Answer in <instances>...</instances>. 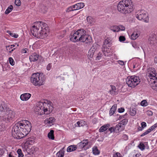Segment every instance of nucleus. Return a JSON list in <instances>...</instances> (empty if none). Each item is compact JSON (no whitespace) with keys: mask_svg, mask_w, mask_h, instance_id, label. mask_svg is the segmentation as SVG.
I'll return each instance as SVG.
<instances>
[{"mask_svg":"<svg viewBox=\"0 0 157 157\" xmlns=\"http://www.w3.org/2000/svg\"><path fill=\"white\" fill-rule=\"evenodd\" d=\"M18 123L14 125L12 129V135L13 137L17 139H20L24 137L22 132L19 129Z\"/></svg>","mask_w":157,"mask_h":157,"instance_id":"39448f33","label":"nucleus"},{"mask_svg":"<svg viewBox=\"0 0 157 157\" xmlns=\"http://www.w3.org/2000/svg\"><path fill=\"white\" fill-rule=\"evenodd\" d=\"M138 37V34L136 32H134L131 35V39L134 40Z\"/></svg>","mask_w":157,"mask_h":157,"instance_id":"2f4dec72","label":"nucleus"},{"mask_svg":"<svg viewBox=\"0 0 157 157\" xmlns=\"http://www.w3.org/2000/svg\"><path fill=\"white\" fill-rule=\"evenodd\" d=\"M156 38L155 35H151L148 39V42L151 44H153L156 41Z\"/></svg>","mask_w":157,"mask_h":157,"instance_id":"aec40b11","label":"nucleus"},{"mask_svg":"<svg viewBox=\"0 0 157 157\" xmlns=\"http://www.w3.org/2000/svg\"><path fill=\"white\" fill-rule=\"evenodd\" d=\"M93 152L94 154L95 155H98L99 154V151L98 150L97 147H94L93 148Z\"/></svg>","mask_w":157,"mask_h":157,"instance_id":"473e14b6","label":"nucleus"},{"mask_svg":"<svg viewBox=\"0 0 157 157\" xmlns=\"http://www.w3.org/2000/svg\"><path fill=\"white\" fill-rule=\"evenodd\" d=\"M124 111V108H119L118 109V111L120 113H122Z\"/></svg>","mask_w":157,"mask_h":157,"instance_id":"680f3d73","label":"nucleus"},{"mask_svg":"<svg viewBox=\"0 0 157 157\" xmlns=\"http://www.w3.org/2000/svg\"><path fill=\"white\" fill-rule=\"evenodd\" d=\"M111 89H110L109 92L112 95H116L118 94L117 91H116L117 89L115 86L113 85H111Z\"/></svg>","mask_w":157,"mask_h":157,"instance_id":"dca6fc26","label":"nucleus"},{"mask_svg":"<svg viewBox=\"0 0 157 157\" xmlns=\"http://www.w3.org/2000/svg\"><path fill=\"white\" fill-rule=\"evenodd\" d=\"M125 29V28L124 26L122 25H120L119 27V30H121L122 31H124Z\"/></svg>","mask_w":157,"mask_h":157,"instance_id":"bf43d9fd","label":"nucleus"},{"mask_svg":"<svg viewBox=\"0 0 157 157\" xmlns=\"http://www.w3.org/2000/svg\"><path fill=\"white\" fill-rule=\"evenodd\" d=\"M103 45H108V47H109L111 46V43L108 39H106L104 42Z\"/></svg>","mask_w":157,"mask_h":157,"instance_id":"c9c22d12","label":"nucleus"},{"mask_svg":"<svg viewBox=\"0 0 157 157\" xmlns=\"http://www.w3.org/2000/svg\"><path fill=\"white\" fill-rule=\"evenodd\" d=\"M5 129V127L4 124H0V132L4 131Z\"/></svg>","mask_w":157,"mask_h":157,"instance_id":"49530a36","label":"nucleus"},{"mask_svg":"<svg viewBox=\"0 0 157 157\" xmlns=\"http://www.w3.org/2000/svg\"><path fill=\"white\" fill-rule=\"evenodd\" d=\"M110 29L115 32H118L119 31V27L117 25H115L113 27H111Z\"/></svg>","mask_w":157,"mask_h":157,"instance_id":"c85d7f7f","label":"nucleus"},{"mask_svg":"<svg viewBox=\"0 0 157 157\" xmlns=\"http://www.w3.org/2000/svg\"><path fill=\"white\" fill-rule=\"evenodd\" d=\"M77 147L75 145H71L67 149V152H71L77 149Z\"/></svg>","mask_w":157,"mask_h":157,"instance_id":"5701e85b","label":"nucleus"},{"mask_svg":"<svg viewBox=\"0 0 157 157\" xmlns=\"http://www.w3.org/2000/svg\"><path fill=\"white\" fill-rule=\"evenodd\" d=\"M55 119L54 117H51L49 118H47L45 120V122L48 124H49L50 125H51V124H52V125H53V123Z\"/></svg>","mask_w":157,"mask_h":157,"instance_id":"412c9836","label":"nucleus"},{"mask_svg":"<svg viewBox=\"0 0 157 157\" xmlns=\"http://www.w3.org/2000/svg\"><path fill=\"white\" fill-rule=\"evenodd\" d=\"M31 81L35 86H39V73H33L31 78Z\"/></svg>","mask_w":157,"mask_h":157,"instance_id":"1a4fd4ad","label":"nucleus"},{"mask_svg":"<svg viewBox=\"0 0 157 157\" xmlns=\"http://www.w3.org/2000/svg\"><path fill=\"white\" fill-rule=\"evenodd\" d=\"M42 76H42L41 78V82H40V85H43L44 84L46 78L45 75H44L42 73L40 72V77Z\"/></svg>","mask_w":157,"mask_h":157,"instance_id":"b1692460","label":"nucleus"},{"mask_svg":"<svg viewBox=\"0 0 157 157\" xmlns=\"http://www.w3.org/2000/svg\"><path fill=\"white\" fill-rule=\"evenodd\" d=\"M9 109H7L5 104L3 103L0 105V111L1 112L0 115L2 116V114L3 112L6 113V111L8 110Z\"/></svg>","mask_w":157,"mask_h":157,"instance_id":"f3484780","label":"nucleus"},{"mask_svg":"<svg viewBox=\"0 0 157 157\" xmlns=\"http://www.w3.org/2000/svg\"><path fill=\"white\" fill-rule=\"evenodd\" d=\"M122 137L123 139L125 140H127L128 139V136L125 134L123 135Z\"/></svg>","mask_w":157,"mask_h":157,"instance_id":"69168bd1","label":"nucleus"},{"mask_svg":"<svg viewBox=\"0 0 157 157\" xmlns=\"http://www.w3.org/2000/svg\"><path fill=\"white\" fill-rule=\"evenodd\" d=\"M17 153L18 155V157H23L24 155L23 154L21 150L20 149H19L17 151Z\"/></svg>","mask_w":157,"mask_h":157,"instance_id":"58836bf2","label":"nucleus"},{"mask_svg":"<svg viewBox=\"0 0 157 157\" xmlns=\"http://www.w3.org/2000/svg\"><path fill=\"white\" fill-rule=\"evenodd\" d=\"M41 11L43 13H45L47 11V8L44 6H41Z\"/></svg>","mask_w":157,"mask_h":157,"instance_id":"a18cd8bd","label":"nucleus"},{"mask_svg":"<svg viewBox=\"0 0 157 157\" xmlns=\"http://www.w3.org/2000/svg\"><path fill=\"white\" fill-rule=\"evenodd\" d=\"M18 125L22 132L24 137L26 136L30 131L32 128L31 123L28 121L23 120L19 122Z\"/></svg>","mask_w":157,"mask_h":157,"instance_id":"7ed1b4c3","label":"nucleus"},{"mask_svg":"<svg viewBox=\"0 0 157 157\" xmlns=\"http://www.w3.org/2000/svg\"><path fill=\"white\" fill-rule=\"evenodd\" d=\"M15 116V112L9 109L8 110L6 111V113H2L1 117L3 121L6 122H8L10 120L13 119Z\"/></svg>","mask_w":157,"mask_h":157,"instance_id":"0eeeda50","label":"nucleus"},{"mask_svg":"<svg viewBox=\"0 0 157 157\" xmlns=\"http://www.w3.org/2000/svg\"><path fill=\"white\" fill-rule=\"evenodd\" d=\"M54 131L52 130H51L50 132L48 134V137L50 139L53 140L54 139Z\"/></svg>","mask_w":157,"mask_h":157,"instance_id":"393cba45","label":"nucleus"},{"mask_svg":"<svg viewBox=\"0 0 157 157\" xmlns=\"http://www.w3.org/2000/svg\"><path fill=\"white\" fill-rule=\"evenodd\" d=\"M88 143V140H84L80 142L78 144V145L81 148H83Z\"/></svg>","mask_w":157,"mask_h":157,"instance_id":"6ab92c4d","label":"nucleus"},{"mask_svg":"<svg viewBox=\"0 0 157 157\" xmlns=\"http://www.w3.org/2000/svg\"><path fill=\"white\" fill-rule=\"evenodd\" d=\"M125 40V38L123 36H120L119 37V40L121 42L124 41Z\"/></svg>","mask_w":157,"mask_h":157,"instance_id":"3c124183","label":"nucleus"},{"mask_svg":"<svg viewBox=\"0 0 157 157\" xmlns=\"http://www.w3.org/2000/svg\"><path fill=\"white\" fill-rule=\"evenodd\" d=\"M138 147L141 150H144L145 148V146L144 144L142 143H140L138 146Z\"/></svg>","mask_w":157,"mask_h":157,"instance_id":"4c0bfd02","label":"nucleus"},{"mask_svg":"<svg viewBox=\"0 0 157 157\" xmlns=\"http://www.w3.org/2000/svg\"><path fill=\"white\" fill-rule=\"evenodd\" d=\"M14 47H15L14 45L12 44V45H9L8 46H6V48H7V50H10L11 49H12Z\"/></svg>","mask_w":157,"mask_h":157,"instance_id":"864d4df0","label":"nucleus"},{"mask_svg":"<svg viewBox=\"0 0 157 157\" xmlns=\"http://www.w3.org/2000/svg\"><path fill=\"white\" fill-rule=\"evenodd\" d=\"M151 132L148 129L145 132H144V133H143L141 135V137L143 136H144L148 134V133Z\"/></svg>","mask_w":157,"mask_h":157,"instance_id":"603ef678","label":"nucleus"},{"mask_svg":"<svg viewBox=\"0 0 157 157\" xmlns=\"http://www.w3.org/2000/svg\"><path fill=\"white\" fill-rule=\"evenodd\" d=\"M141 127L144 128L145 127H146V123L144 122H142L141 124Z\"/></svg>","mask_w":157,"mask_h":157,"instance_id":"13d9d810","label":"nucleus"},{"mask_svg":"<svg viewBox=\"0 0 157 157\" xmlns=\"http://www.w3.org/2000/svg\"><path fill=\"white\" fill-rule=\"evenodd\" d=\"M31 96V94L26 93L21 95L20 98L23 101H26L28 100Z\"/></svg>","mask_w":157,"mask_h":157,"instance_id":"ddd939ff","label":"nucleus"},{"mask_svg":"<svg viewBox=\"0 0 157 157\" xmlns=\"http://www.w3.org/2000/svg\"><path fill=\"white\" fill-rule=\"evenodd\" d=\"M5 151L3 148H0V155H2L4 153Z\"/></svg>","mask_w":157,"mask_h":157,"instance_id":"4d7b16f0","label":"nucleus"},{"mask_svg":"<svg viewBox=\"0 0 157 157\" xmlns=\"http://www.w3.org/2000/svg\"><path fill=\"white\" fill-rule=\"evenodd\" d=\"M87 21L90 24H92L93 23L94 19L93 18L90 16H88L86 18Z\"/></svg>","mask_w":157,"mask_h":157,"instance_id":"e433bc0d","label":"nucleus"},{"mask_svg":"<svg viewBox=\"0 0 157 157\" xmlns=\"http://www.w3.org/2000/svg\"><path fill=\"white\" fill-rule=\"evenodd\" d=\"M141 105L143 106H146L147 105L148 103L146 100H143L141 102Z\"/></svg>","mask_w":157,"mask_h":157,"instance_id":"79ce46f5","label":"nucleus"},{"mask_svg":"<svg viewBox=\"0 0 157 157\" xmlns=\"http://www.w3.org/2000/svg\"><path fill=\"white\" fill-rule=\"evenodd\" d=\"M109 130L110 131V132L111 133L113 132H115L114 131V127H112L109 129Z\"/></svg>","mask_w":157,"mask_h":157,"instance_id":"0e129e2a","label":"nucleus"},{"mask_svg":"<svg viewBox=\"0 0 157 157\" xmlns=\"http://www.w3.org/2000/svg\"><path fill=\"white\" fill-rule=\"evenodd\" d=\"M108 45H103L102 47V51L103 52H108L107 49L108 48Z\"/></svg>","mask_w":157,"mask_h":157,"instance_id":"c03bdc74","label":"nucleus"},{"mask_svg":"<svg viewBox=\"0 0 157 157\" xmlns=\"http://www.w3.org/2000/svg\"><path fill=\"white\" fill-rule=\"evenodd\" d=\"M14 3L16 6H20L21 4L20 0H15Z\"/></svg>","mask_w":157,"mask_h":157,"instance_id":"8fccbe9b","label":"nucleus"},{"mask_svg":"<svg viewBox=\"0 0 157 157\" xmlns=\"http://www.w3.org/2000/svg\"><path fill=\"white\" fill-rule=\"evenodd\" d=\"M136 113V109L135 108H130V114L131 116H134Z\"/></svg>","mask_w":157,"mask_h":157,"instance_id":"72a5a7b5","label":"nucleus"},{"mask_svg":"<svg viewBox=\"0 0 157 157\" xmlns=\"http://www.w3.org/2000/svg\"><path fill=\"white\" fill-rule=\"evenodd\" d=\"M157 127V124H155L153 125V126H151L149 129H148L151 132L153 130H154L155 128Z\"/></svg>","mask_w":157,"mask_h":157,"instance_id":"de8ad7c7","label":"nucleus"},{"mask_svg":"<svg viewBox=\"0 0 157 157\" xmlns=\"http://www.w3.org/2000/svg\"><path fill=\"white\" fill-rule=\"evenodd\" d=\"M38 30L39 29L37 28L36 27L35 25L33 26L31 29V32L32 33L33 35L37 38H38L39 36L38 32Z\"/></svg>","mask_w":157,"mask_h":157,"instance_id":"f8f14e48","label":"nucleus"},{"mask_svg":"<svg viewBox=\"0 0 157 157\" xmlns=\"http://www.w3.org/2000/svg\"><path fill=\"white\" fill-rule=\"evenodd\" d=\"M128 122V120L126 119H124L121 121L119 123L123 126L124 125L126 124Z\"/></svg>","mask_w":157,"mask_h":157,"instance_id":"ea45409f","label":"nucleus"},{"mask_svg":"<svg viewBox=\"0 0 157 157\" xmlns=\"http://www.w3.org/2000/svg\"><path fill=\"white\" fill-rule=\"evenodd\" d=\"M148 76L151 80H155L157 79V75L156 74L154 69H152L148 73Z\"/></svg>","mask_w":157,"mask_h":157,"instance_id":"9b49d317","label":"nucleus"},{"mask_svg":"<svg viewBox=\"0 0 157 157\" xmlns=\"http://www.w3.org/2000/svg\"><path fill=\"white\" fill-rule=\"evenodd\" d=\"M34 110L36 113L37 114H39V104L38 103L36 104V105L34 107Z\"/></svg>","mask_w":157,"mask_h":157,"instance_id":"7c9ffc66","label":"nucleus"},{"mask_svg":"<svg viewBox=\"0 0 157 157\" xmlns=\"http://www.w3.org/2000/svg\"><path fill=\"white\" fill-rule=\"evenodd\" d=\"M13 8V6L12 5H10L6 10L5 12V14H9L12 11Z\"/></svg>","mask_w":157,"mask_h":157,"instance_id":"bb28decb","label":"nucleus"},{"mask_svg":"<svg viewBox=\"0 0 157 157\" xmlns=\"http://www.w3.org/2000/svg\"><path fill=\"white\" fill-rule=\"evenodd\" d=\"M40 38L43 39L46 37L48 35V28L47 24L44 22L40 21Z\"/></svg>","mask_w":157,"mask_h":157,"instance_id":"423d86ee","label":"nucleus"},{"mask_svg":"<svg viewBox=\"0 0 157 157\" xmlns=\"http://www.w3.org/2000/svg\"><path fill=\"white\" fill-rule=\"evenodd\" d=\"M109 125H104L101 126L99 129V132H103L106 131L109 127Z\"/></svg>","mask_w":157,"mask_h":157,"instance_id":"a878e982","label":"nucleus"},{"mask_svg":"<svg viewBox=\"0 0 157 157\" xmlns=\"http://www.w3.org/2000/svg\"><path fill=\"white\" fill-rule=\"evenodd\" d=\"M52 67V64L51 63H49L47 66L46 67L47 70L49 71L50 70Z\"/></svg>","mask_w":157,"mask_h":157,"instance_id":"5fc2aeb1","label":"nucleus"},{"mask_svg":"<svg viewBox=\"0 0 157 157\" xmlns=\"http://www.w3.org/2000/svg\"><path fill=\"white\" fill-rule=\"evenodd\" d=\"M136 17L140 20H143L144 22L147 23L149 21L148 15L145 10H141L137 12Z\"/></svg>","mask_w":157,"mask_h":157,"instance_id":"6e6552de","label":"nucleus"},{"mask_svg":"<svg viewBox=\"0 0 157 157\" xmlns=\"http://www.w3.org/2000/svg\"><path fill=\"white\" fill-rule=\"evenodd\" d=\"M45 58L40 56V62H43L44 61Z\"/></svg>","mask_w":157,"mask_h":157,"instance_id":"338daca9","label":"nucleus"},{"mask_svg":"<svg viewBox=\"0 0 157 157\" xmlns=\"http://www.w3.org/2000/svg\"><path fill=\"white\" fill-rule=\"evenodd\" d=\"M93 47H91L90 49L89 50L88 53V55L90 56V57H92L93 56L94 53L95 51V49L93 50Z\"/></svg>","mask_w":157,"mask_h":157,"instance_id":"c756f323","label":"nucleus"},{"mask_svg":"<svg viewBox=\"0 0 157 157\" xmlns=\"http://www.w3.org/2000/svg\"><path fill=\"white\" fill-rule=\"evenodd\" d=\"M133 2L131 0H123L118 4L117 9L121 13L126 14L133 11Z\"/></svg>","mask_w":157,"mask_h":157,"instance_id":"f03ea898","label":"nucleus"},{"mask_svg":"<svg viewBox=\"0 0 157 157\" xmlns=\"http://www.w3.org/2000/svg\"><path fill=\"white\" fill-rule=\"evenodd\" d=\"M40 109H41L43 110L44 114H48L50 113L53 110V107L51 106L50 104V105L49 107L48 106H46L44 108H40Z\"/></svg>","mask_w":157,"mask_h":157,"instance_id":"9d476101","label":"nucleus"},{"mask_svg":"<svg viewBox=\"0 0 157 157\" xmlns=\"http://www.w3.org/2000/svg\"><path fill=\"white\" fill-rule=\"evenodd\" d=\"M118 125H119V127L120 128V129L121 131L124 129V126L122 125L120 123L118 124Z\"/></svg>","mask_w":157,"mask_h":157,"instance_id":"e2e57ef3","label":"nucleus"},{"mask_svg":"<svg viewBox=\"0 0 157 157\" xmlns=\"http://www.w3.org/2000/svg\"><path fill=\"white\" fill-rule=\"evenodd\" d=\"M9 61L10 62V64L12 66H13L15 64V62L14 61L13 59V58L10 57L9 59Z\"/></svg>","mask_w":157,"mask_h":157,"instance_id":"37998d69","label":"nucleus"},{"mask_svg":"<svg viewBox=\"0 0 157 157\" xmlns=\"http://www.w3.org/2000/svg\"><path fill=\"white\" fill-rule=\"evenodd\" d=\"M77 9L79 10L83 8L84 6V3L82 2H80L75 4Z\"/></svg>","mask_w":157,"mask_h":157,"instance_id":"cd10ccee","label":"nucleus"},{"mask_svg":"<svg viewBox=\"0 0 157 157\" xmlns=\"http://www.w3.org/2000/svg\"><path fill=\"white\" fill-rule=\"evenodd\" d=\"M119 125L118 124L116 125V127H114V131L116 133H118L121 131V130L120 129V128L119 127Z\"/></svg>","mask_w":157,"mask_h":157,"instance_id":"a19ab883","label":"nucleus"},{"mask_svg":"<svg viewBox=\"0 0 157 157\" xmlns=\"http://www.w3.org/2000/svg\"><path fill=\"white\" fill-rule=\"evenodd\" d=\"M12 37H14V38H17L18 36V34H16L15 33H13L12 34H11V36Z\"/></svg>","mask_w":157,"mask_h":157,"instance_id":"052dcab7","label":"nucleus"},{"mask_svg":"<svg viewBox=\"0 0 157 157\" xmlns=\"http://www.w3.org/2000/svg\"><path fill=\"white\" fill-rule=\"evenodd\" d=\"M117 105L114 104L111 108L109 111V114L110 116L112 115L115 113L117 109Z\"/></svg>","mask_w":157,"mask_h":157,"instance_id":"4be33fe9","label":"nucleus"},{"mask_svg":"<svg viewBox=\"0 0 157 157\" xmlns=\"http://www.w3.org/2000/svg\"><path fill=\"white\" fill-rule=\"evenodd\" d=\"M83 121H78L77 122V126L78 127H80L83 125V124L82 123Z\"/></svg>","mask_w":157,"mask_h":157,"instance_id":"09e8293b","label":"nucleus"},{"mask_svg":"<svg viewBox=\"0 0 157 157\" xmlns=\"http://www.w3.org/2000/svg\"><path fill=\"white\" fill-rule=\"evenodd\" d=\"M151 88L154 90L157 91V79L155 80H151Z\"/></svg>","mask_w":157,"mask_h":157,"instance_id":"2eb2a0df","label":"nucleus"},{"mask_svg":"<svg viewBox=\"0 0 157 157\" xmlns=\"http://www.w3.org/2000/svg\"><path fill=\"white\" fill-rule=\"evenodd\" d=\"M126 82L128 86L134 88L140 83V79L137 76H128L126 79Z\"/></svg>","mask_w":157,"mask_h":157,"instance_id":"20e7f679","label":"nucleus"},{"mask_svg":"<svg viewBox=\"0 0 157 157\" xmlns=\"http://www.w3.org/2000/svg\"><path fill=\"white\" fill-rule=\"evenodd\" d=\"M64 155L63 151V150H60L56 154V156L58 157H63Z\"/></svg>","mask_w":157,"mask_h":157,"instance_id":"f704fd0d","label":"nucleus"},{"mask_svg":"<svg viewBox=\"0 0 157 157\" xmlns=\"http://www.w3.org/2000/svg\"><path fill=\"white\" fill-rule=\"evenodd\" d=\"M102 56V54L101 53L99 52L98 54V56L96 57V58L98 60L100 59V58H101Z\"/></svg>","mask_w":157,"mask_h":157,"instance_id":"6e6d98bb","label":"nucleus"},{"mask_svg":"<svg viewBox=\"0 0 157 157\" xmlns=\"http://www.w3.org/2000/svg\"><path fill=\"white\" fill-rule=\"evenodd\" d=\"M50 105V104H49L47 103V102H46L44 100H41L40 101V108H44L46 106H49Z\"/></svg>","mask_w":157,"mask_h":157,"instance_id":"a211bd4d","label":"nucleus"},{"mask_svg":"<svg viewBox=\"0 0 157 157\" xmlns=\"http://www.w3.org/2000/svg\"><path fill=\"white\" fill-rule=\"evenodd\" d=\"M71 33L70 36V39L71 41L75 42L80 41L88 43L90 42L91 37L86 34V31L83 29H79L73 34Z\"/></svg>","mask_w":157,"mask_h":157,"instance_id":"f257e3e1","label":"nucleus"},{"mask_svg":"<svg viewBox=\"0 0 157 157\" xmlns=\"http://www.w3.org/2000/svg\"><path fill=\"white\" fill-rule=\"evenodd\" d=\"M120 154L119 153H116L113 156V157H120Z\"/></svg>","mask_w":157,"mask_h":157,"instance_id":"774afa93","label":"nucleus"},{"mask_svg":"<svg viewBox=\"0 0 157 157\" xmlns=\"http://www.w3.org/2000/svg\"><path fill=\"white\" fill-rule=\"evenodd\" d=\"M29 58L31 62H35L38 59L39 55L36 53H33L29 56Z\"/></svg>","mask_w":157,"mask_h":157,"instance_id":"4468645a","label":"nucleus"}]
</instances>
